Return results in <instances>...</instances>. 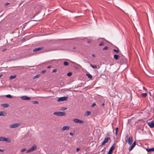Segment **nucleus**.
<instances>
[{"instance_id": "1", "label": "nucleus", "mask_w": 154, "mask_h": 154, "mask_svg": "<svg viewBox=\"0 0 154 154\" xmlns=\"http://www.w3.org/2000/svg\"><path fill=\"white\" fill-rule=\"evenodd\" d=\"M128 134H126L125 136V142L128 143L129 144L131 145L133 142V138L131 136H130L129 137Z\"/></svg>"}, {"instance_id": "2", "label": "nucleus", "mask_w": 154, "mask_h": 154, "mask_svg": "<svg viewBox=\"0 0 154 154\" xmlns=\"http://www.w3.org/2000/svg\"><path fill=\"white\" fill-rule=\"evenodd\" d=\"M54 114L58 116H63L66 115V113L64 112H57L54 113Z\"/></svg>"}, {"instance_id": "3", "label": "nucleus", "mask_w": 154, "mask_h": 154, "mask_svg": "<svg viewBox=\"0 0 154 154\" xmlns=\"http://www.w3.org/2000/svg\"><path fill=\"white\" fill-rule=\"evenodd\" d=\"M116 147V145L115 143H114L111 148H110L109 152L107 154H112L113 151L115 149Z\"/></svg>"}, {"instance_id": "4", "label": "nucleus", "mask_w": 154, "mask_h": 154, "mask_svg": "<svg viewBox=\"0 0 154 154\" xmlns=\"http://www.w3.org/2000/svg\"><path fill=\"white\" fill-rule=\"evenodd\" d=\"M37 148V146L35 145H33V146L31 148H29V149L27 150V152H31L35 150Z\"/></svg>"}, {"instance_id": "5", "label": "nucleus", "mask_w": 154, "mask_h": 154, "mask_svg": "<svg viewBox=\"0 0 154 154\" xmlns=\"http://www.w3.org/2000/svg\"><path fill=\"white\" fill-rule=\"evenodd\" d=\"M68 99V97H63L59 98L57 99V101L58 102L61 101H65L67 100Z\"/></svg>"}, {"instance_id": "6", "label": "nucleus", "mask_w": 154, "mask_h": 154, "mask_svg": "<svg viewBox=\"0 0 154 154\" xmlns=\"http://www.w3.org/2000/svg\"><path fill=\"white\" fill-rule=\"evenodd\" d=\"M110 139V137H107L106 138H105L104 141L100 145V146H101L103 145H104L106 143H107L108 142L109 140Z\"/></svg>"}, {"instance_id": "7", "label": "nucleus", "mask_w": 154, "mask_h": 154, "mask_svg": "<svg viewBox=\"0 0 154 154\" xmlns=\"http://www.w3.org/2000/svg\"><path fill=\"white\" fill-rule=\"evenodd\" d=\"M20 123H14V124L11 125L10 126V128H12L18 127L20 126Z\"/></svg>"}, {"instance_id": "8", "label": "nucleus", "mask_w": 154, "mask_h": 154, "mask_svg": "<svg viewBox=\"0 0 154 154\" xmlns=\"http://www.w3.org/2000/svg\"><path fill=\"white\" fill-rule=\"evenodd\" d=\"M73 121L75 123H83L84 122L82 120L77 119H73Z\"/></svg>"}, {"instance_id": "9", "label": "nucleus", "mask_w": 154, "mask_h": 154, "mask_svg": "<svg viewBox=\"0 0 154 154\" xmlns=\"http://www.w3.org/2000/svg\"><path fill=\"white\" fill-rule=\"evenodd\" d=\"M69 128V126H64L61 128L60 130L63 131L65 130H68Z\"/></svg>"}, {"instance_id": "10", "label": "nucleus", "mask_w": 154, "mask_h": 154, "mask_svg": "<svg viewBox=\"0 0 154 154\" xmlns=\"http://www.w3.org/2000/svg\"><path fill=\"white\" fill-rule=\"evenodd\" d=\"M44 48V47H39L38 48H35V49H34L33 50V51L34 52H37L38 51H40L41 50H42Z\"/></svg>"}, {"instance_id": "11", "label": "nucleus", "mask_w": 154, "mask_h": 154, "mask_svg": "<svg viewBox=\"0 0 154 154\" xmlns=\"http://www.w3.org/2000/svg\"><path fill=\"white\" fill-rule=\"evenodd\" d=\"M148 125L151 128L154 127V122L152 121L150 122H148Z\"/></svg>"}, {"instance_id": "12", "label": "nucleus", "mask_w": 154, "mask_h": 154, "mask_svg": "<svg viewBox=\"0 0 154 154\" xmlns=\"http://www.w3.org/2000/svg\"><path fill=\"white\" fill-rule=\"evenodd\" d=\"M21 98L24 100H29L30 99L29 97L25 96H22Z\"/></svg>"}, {"instance_id": "13", "label": "nucleus", "mask_w": 154, "mask_h": 154, "mask_svg": "<svg viewBox=\"0 0 154 154\" xmlns=\"http://www.w3.org/2000/svg\"><path fill=\"white\" fill-rule=\"evenodd\" d=\"M136 141H135L133 143L132 145L131 146V147L129 148V151H131L132 149L134 148V147L136 145Z\"/></svg>"}, {"instance_id": "14", "label": "nucleus", "mask_w": 154, "mask_h": 154, "mask_svg": "<svg viewBox=\"0 0 154 154\" xmlns=\"http://www.w3.org/2000/svg\"><path fill=\"white\" fill-rule=\"evenodd\" d=\"M6 114V112L4 111L0 112V116H5Z\"/></svg>"}, {"instance_id": "15", "label": "nucleus", "mask_w": 154, "mask_h": 154, "mask_svg": "<svg viewBox=\"0 0 154 154\" xmlns=\"http://www.w3.org/2000/svg\"><path fill=\"white\" fill-rule=\"evenodd\" d=\"M146 150L148 152H149L151 151H154V148H147L146 149Z\"/></svg>"}, {"instance_id": "16", "label": "nucleus", "mask_w": 154, "mask_h": 154, "mask_svg": "<svg viewBox=\"0 0 154 154\" xmlns=\"http://www.w3.org/2000/svg\"><path fill=\"white\" fill-rule=\"evenodd\" d=\"M8 139L3 137H0V141H7Z\"/></svg>"}, {"instance_id": "17", "label": "nucleus", "mask_w": 154, "mask_h": 154, "mask_svg": "<svg viewBox=\"0 0 154 154\" xmlns=\"http://www.w3.org/2000/svg\"><path fill=\"white\" fill-rule=\"evenodd\" d=\"M2 106H3L4 108H5L8 107L9 105L8 103H4L2 104Z\"/></svg>"}, {"instance_id": "18", "label": "nucleus", "mask_w": 154, "mask_h": 154, "mask_svg": "<svg viewBox=\"0 0 154 154\" xmlns=\"http://www.w3.org/2000/svg\"><path fill=\"white\" fill-rule=\"evenodd\" d=\"M119 58V56L118 55L115 54L114 55V58L116 60H118Z\"/></svg>"}, {"instance_id": "19", "label": "nucleus", "mask_w": 154, "mask_h": 154, "mask_svg": "<svg viewBox=\"0 0 154 154\" xmlns=\"http://www.w3.org/2000/svg\"><path fill=\"white\" fill-rule=\"evenodd\" d=\"M147 95V93H142L141 94V96L142 97L145 98L146 97Z\"/></svg>"}, {"instance_id": "20", "label": "nucleus", "mask_w": 154, "mask_h": 154, "mask_svg": "<svg viewBox=\"0 0 154 154\" xmlns=\"http://www.w3.org/2000/svg\"><path fill=\"white\" fill-rule=\"evenodd\" d=\"M86 75L89 78L91 79L93 78L92 75L86 73Z\"/></svg>"}, {"instance_id": "21", "label": "nucleus", "mask_w": 154, "mask_h": 154, "mask_svg": "<svg viewBox=\"0 0 154 154\" xmlns=\"http://www.w3.org/2000/svg\"><path fill=\"white\" fill-rule=\"evenodd\" d=\"M16 77V75H11L10 76L9 79H10L11 80V79H13L15 78Z\"/></svg>"}, {"instance_id": "22", "label": "nucleus", "mask_w": 154, "mask_h": 154, "mask_svg": "<svg viewBox=\"0 0 154 154\" xmlns=\"http://www.w3.org/2000/svg\"><path fill=\"white\" fill-rule=\"evenodd\" d=\"M91 112L90 111H87L85 113V116H88L90 114Z\"/></svg>"}, {"instance_id": "23", "label": "nucleus", "mask_w": 154, "mask_h": 154, "mask_svg": "<svg viewBox=\"0 0 154 154\" xmlns=\"http://www.w3.org/2000/svg\"><path fill=\"white\" fill-rule=\"evenodd\" d=\"M93 68L96 69L97 68V66L96 65H93L92 64H90V65Z\"/></svg>"}, {"instance_id": "24", "label": "nucleus", "mask_w": 154, "mask_h": 154, "mask_svg": "<svg viewBox=\"0 0 154 154\" xmlns=\"http://www.w3.org/2000/svg\"><path fill=\"white\" fill-rule=\"evenodd\" d=\"M119 128L118 127H116V132H115V134L116 135H117L118 134V131Z\"/></svg>"}, {"instance_id": "25", "label": "nucleus", "mask_w": 154, "mask_h": 154, "mask_svg": "<svg viewBox=\"0 0 154 154\" xmlns=\"http://www.w3.org/2000/svg\"><path fill=\"white\" fill-rule=\"evenodd\" d=\"M114 51L116 52V53H118L119 51V49L117 48V49H113Z\"/></svg>"}, {"instance_id": "26", "label": "nucleus", "mask_w": 154, "mask_h": 154, "mask_svg": "<svg viewBox=\"0 0 154 154\" xmlns=\"http://www.w3.org/2000/svg\"><path fill=\"white\" fill-rule=\"evenodd\" d=\"M104 45V42H101L99 45V46H103Z\"/></svg>"}, {"instance_id": "27", "label": "nucleus", "mask_w": 154, "mask_h": 154, "mask_svg": "<svg viewBox=\"0 0 154 154\" xmlns=\"http://www.w3.org/2000/svg\"><path fill=\"white\" fill-rule=\"evenodd\" d=\"M63 64L65 66H67L69 65V63L67 62H64L63 63Z\"/></svg>"}, {"instance_id": "28", "label": "nucleus", "mask_w": 154, "mask_h": 154, "mask_svg": "<svg viewBox=\"0 0 154 154\" xmlns=\"http://www.w3.org/2000/svg\"><path fill=\"white\" fill-rule=\"evenodd\" d=\"M40 75H35V76H34L33 78L34 79H35L38 78L39 77Z\"/></svg>"}, {"instance_id": "29", "label": "nucleus", "mask_w": 154, "mask_h": 154, "mask_svg": "<svg viewBox=\"0 0 154 154\" xmlns=\"http://www.w3.org/2000/svg\"><path fill=\"white\" fill-rule=\"evenodd\" d=\"M72 72H70L68 73L67 74V75L68 76H70L72 75Z\"/></svg>"}, {"instance_id": "30", "label": "nucleus", "mask_w": 154, "mask_h": 154, "mask_svg": "<svg viewBox=\"0 0 154 154\" xmlns=\"http://www.w3.org/2000/svg\"><path fill=\"white\" fill-rule=\"evenodd\" d=\"M6 97H8L9 98H11L12 97V96L10 94H8L6 95Z\"/></svg>"}, {"instance_id": "31", "label": "nucleus", "mask_w": 154, "mask_h": 154, "mask_svg": "<svg viewBox=\"0 0 154 154\" xmlns=\"http://www.w3.org/2000/svg\"><path fill=\"white\" fill-rule=\"evenodd\" d=\"M108 49V46H106V47H104L103 49V51L104 50H107Z\"/></svg>"}, {"instance_id": "32", "label": "nucleus", "mask_w": 154, "mask_h": 154, "mask_svg": "<svg viewBox=\"0 0 154 154\" xmlns=\"http://www.w3.org/2000/svg\"><path fill=\"white\" fill-rule=\"evenodd\" d=\"M32 103L34 104H38L39 103V102L38 101H35L32 102Z\"/></svg>"}, {"instance_id": "33", "label": "nucleus", "mask_w": 154, "mask_h": 154, "mask_svg": "<svg viewBox=\"0 0 154 154\" xmlns=\"http://www.w3.org/2000/svg\"><path fill=\"white\" fill-rule=\"evenodd\" d=\"M46 72V71L45 70H43L41 72V73L42 74H43L44 73H45Z\"/></svg>"}, {"instance_id": "34", "label": "nucleus", "mask_w": 154, "mask_h": 154, "mask_svg": "<svg viewBox=\"0 0 154 154\" xmlns=\"http://www.w3.org/2000/svg\"><path fill=\"white\" fill-rule=\"evenodd\" d=\"M26 149H21V152H23L26 150Z\"/></svg>"}, {"instance_id": "35", "label": "nucleus", "mask_w": 154, "mask_h": 154, "mask_svg": "<svg viewBox=\"0 0 154 154\" xmlns=\"http://www.w3.org/2000/svg\"><path fill=\"white\" fill-rule=\"evenodd\" d=\"M96 104L95 103H93L92 104V105H91V106H92V107H94L95 106H96Z\"/></svg>"}, {"instance_id": "36", "label": "nucleus", "mask_w": 154, "mask_h": 154, "mask_svg": "<svg viewBox=\"0 0 154 154\" xmlns=\"http://www.w3.org/2000/svg\"><path fill=\"white\" fill-rule=\"evenodd\" d=\"M69 134L70 135H71L72 136H73L74 135V134L72 133V132H70V133H69Z\"/></svg>"}, {"instance_id": "37", "label": "nucleus", "mask_w": 154, "mask_h": 154, "mask_svg": "<svg viewBox=\"0 0 154 154\" xmlns=\"http://www.w3.org/2000/svg\"><path fill=\"white\" fill-rule=\"evenodd\" d=\"M80 150V148H77L76 149V151L77 152H79V150Z\"/></svg>"}, {"instance_id": "38", "label": "nucleus", "mask_w": 154, "mask_h": 154, "mask_svg": "<svg viewBox=\"0 0 154 154\" xmlns=\"http://www.w3.org/2000/svg\"><path fill=\"white\" fill-rule=\"evenodd\" d=\"M57 70L56 69H54L53 71H52V72H55L57 71Z\"/></svg>"}, {"instance_id": "39", "label": "nucleus", "mask_w": 154, "mask_h": 154, "mask_svg": "<svg viewBox=\"0 0 154 154\" xmlns=\"http://www.w3.org/2000/svg\"><path fill=\"white\" fill-rule=\"evenodd\" d=\"M10 4V3H6L5 4V6H7L8 5Z\"/></svg>"}, {"instance_id": "40", "label": "nucleus", "mask_w": 154, "mask_h": 154, "mask_svg": "<svg viewBox=\"0 0 154 154\" xmlns=\"http://www.w3.org/2000/svg\"><path fill=\"white\" fill-rule=\"evenodd\" d=\"M4 150L0 149V152H4Z\"/></svg>"}, {"instance_id": "41", "label": "nucleus", "mask_w": 154, "mask_h": 154, "mask_svg": "<svg viewBox=\"0 0 154 154\" xmlns=\"http://www.w3.org/2000/svg\"><path fill=\"white\" fill-rule=\"evenodd\" d=\"M76 49V48L75 47H73V48H72V51H74V49Z\"/></svg>"}, {"instance_id": "42", "label": "nucleus", "mask_w": 154, "mask_h": 154, "mask_svg": "<svg viewBox=\"0 0 154 154\" xmlns=\"http://www.w3.org/2000/svg\"><path fill=\"white\" fill-rule=\"evenodd\" d=\"M92 56L93 57H95V55L94 54H92Z\"/></svg>"}, {"instance_id": "43", "label": "nucleus", "mask_w": 154, "mask_h": 154, "mask_svg": "<svg viewBox=\"0 0 154 154\" xmlns=\"http://www.w3.org/2000/svg\"><path fill=\"white\" fill-rule=\"evenodd\" d=\"M51 66H48L47 67V68H48V69H49V68H51Z\"/></svg>"}, {"instance_id": "44", "label": "nucleus", "mask_w": 154, "mask_h": 154, "mask_svg": "<svg viewBox=\"0 0 154 154\" xmlns=\"http://www.w3.org/2000/svg\"><path fill=\"white\" fill-rule=\"evenodd\" d=\"M143 90H145L146 91H147V90L146 89V88H145L144 87H143Z\"/></svg>"}, {"instance_id": "45", "label": "nucleus", "mask_w": 154, "mask_h": 154, "mask_svg": "<svg viewBox=\"0 0 154 154\" xmlns=\"http://www.w3.org/2000/svg\"><path fill=\"white\" fill-rule=\"evenodd\" d=\"M105 105V104L104 103H103L102 104V106H103Z\"/></svg>"}, {"instance_id": "46", "label": "nucleus", "mask_w": 154, "mask_h": 154, "mask_svg": "<svg viewBox=\"0 0 154 154\" xmlns=\"http://www.w3.org/2000/svg\"><path fill=\"white\" fill-rule=\"evenodd\" d=\"M87 42L88 43H91V41H87Z\"/></svg>"}, {"instance_id": "47", "label": "nucleus", "mask_w": 154, "mask_h": 154, "mask_svg": "<svg viewBox=\"0 0 154 154\" xmlns=\"http://www.w3.org/2000/svg\"><path fill=\"white\" fill-rule=\"evenodd\" d=\"M3 76L2 75V74H0V78L2 77Z\"/></svg>"}, {"instance_id": "48", "label": "nucleus", "mask_w": 154, "mask_h": 154, "mask_svg": "<svg viewBox=\"0 0 154 154\" xmlns=\"http://www.w3.org/2000/svg\"><path fill=\"white\" fill-rule=\"evenodd\" d=\"M67 109L66 108H64L63 110H66Z\"/></svg>"}, {"instance_id": "49", "label": "nucleus", "mask_w": 154, "mask_h": 154, "mask_svg": "<svg viewBox=\"0 0 154 154\" xmlns=\"http://www.w3.org/2000/svg\"><path fill=\"white\" fill-rule=\"evenodd\" d=\"M5 50H6V49H4V50H3V51H4Z\"/></svg>"}, {"instance_id": "50", "label": "nucleus", "mask_w": 154, "mask_h": 154, "mask_svg": "<svg viewBox=\"0 0 154 154\" xmlns=\"http://www.w3.org/2000/svg\"><path fill=\"white\" fill-rule=\"evenodd\" d=\"M103 149L102 150H101V152H102L103 151Z\"/></svg>"}, {"instance_id": "51", "label": "nucleus", "mask_w": 154, "mask_h": 154, "mask_svg": "<svg viewBox=\"0 0 154 154\" xmlns=\"http://www.w3.org/2000/svg\"><path fill=\"white\" fill-rule=\"evenodd\" d=\"M24 39H24V38H23V40H24Z\"/></svg>"}]
</instances>
